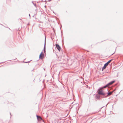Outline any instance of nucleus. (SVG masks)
Listing matches in <instances>:
<instances>
[{"label": "nucleus", "instance_id": "obj_1", "mask_svg": "<svg viewBox=\"0 0 123 123\" xmlns=\"http://www.w3.org/2000/svg\"><path fill=\"white\" fill-rule=\"evenodd\" d=\"M102 88H100L98 90V93L101 95H105L104 93L103 92V90L102 89Z\"/></svg>", "mask_w": 123, "mask_h": 123}, {"label": "nucleus", "instance_id": "obj_2", "mask_svg": "<svg viewBox=\"0 0 123 123\" xmlns=\"http://www.w3.org/2000/svg\"><path fill=\"white\" fill-rule=\"evenodd\" d=\"M39 57L40 59H42L44 58V55L43 52H42L39 55Z\"/></svg>", "mask_w": 123, "mask_h": 123}, {"label": "nucleus", "instance_id": "obj_3", "mask_svg": "<svg viewBox=\"0 0 123 123\" xmlns=\"http://www.w3.org/2000/svg\"><path fill=\"white\" fill-rule=\"evenodd\" d=\"M56 47L57 49L60 51L61 49V48L58 44H55Z\"/></svg>", "mask_w": 123, "mask_h": 123}, {"label": "nucleus", "instance_id": "obj_4", "mask_svg": "<svg viewBox=\"0 0 123 123\" xmlns=\"http://www.w3.org/2000/svg\"><path fill=\"white\" fill-rule=\"evenodd\" d=\"M107 65H108L107 64L105 63L104 65V66L102 68V70L103 71V70L105 69L106 68L107 66Z\"/></svg>", "mask_w": 123, "mask_h": 123}, {"label": "nucleus", "instance_id": "obj_5", "mask_svg": "<svg viewBox=\"0 0 123 123\" xmlns=\"http://www.w3.org/2000/svg\"><path fill=\"white\" fill-rule=\"evenodd\" d=\"M37 119L38 120L41 121V120H42V118L40 116H37Z\"/></svg>", "mask_w": 123, "mask_h": 123}, {"label": "nucleus", "instance_id": "obj_6", "mask_svg": "<svg viewBox=\"0 0 123 123\" xmlns=\"http://www.w3.org/2000/svg\"><path fill=\"white\" fill-rule=\"evenodd\" d=\"M115 82V81H113L109 83L108 84V85H109V86L113 84Z\"/></svg>", "mask_w": 123, "mask_h": 123}, {"label": "nucleus", "instance_id": "obj_7", "mask_svg": "<svg viewBox=\"0 0 123 123\" xmlns=\"http://www.w3.org/2000/svg\"><path fill=\"white\" fill-rule=\"evenodd\" d=\"M113 92V91H112V92L108 93V95L107 96H110V95H111L112 94Z\"/></svg>", "mask_w": 123, "mask_h": 123}, {"label": "nucleus", "instance_id": "obj_8", "mask_svg": "<svg viewBox=\"0 0 123 123\" xmlns=\"http://www.w3.org/2000/svg\"><path fill=\"white\" fill-rule=\"evenodd\" d=\"M112 60H110L109 61H108L107 62L106 64H107L108 65L110 63V62Z\"/></svg>", "mask_w": 123, "mask_h": 123}, {"label": "nucleus", "instance_id": "obj_9", "mask_svg": "<svg viewBox=\"0 0 123 123\" xmlns=\"http://www.w3.org/2000/svg\"><path fill=\"white\" fill-rule=\"evenodd\" d=\"M108 86H109V85H108V84L107 85L105 86H104L102 87L101 88L103 89V88H105L106 87H107Z\"/></svg>", "mask_w": 123, "mask_h": 123}, {"label": "nucleus", "instance_id": "obj_10", "mask_svg": "<svg viewBox=\"0 0 123 123\" xmlns=\"http://www.w3.org/2000/svg\"><path fill=\"white\" fill-rule=\"evenodd\" d=\"M115 53V51H114V52L112 54H111V55H112L114 54Z\"/></svg>", "mask_w": 123, "mask_h": 123}]
</instances>
